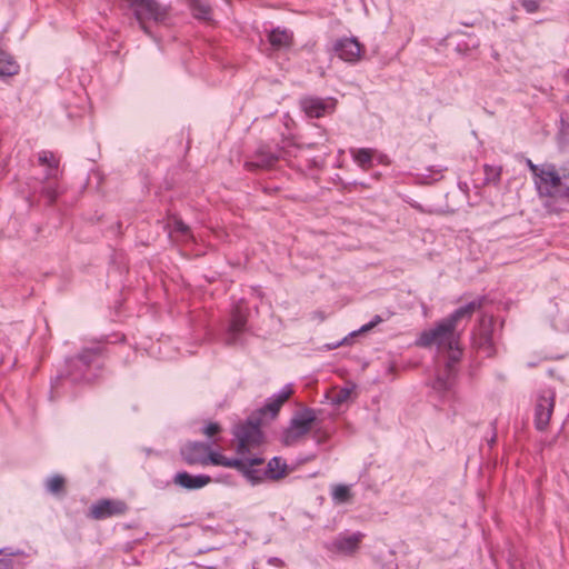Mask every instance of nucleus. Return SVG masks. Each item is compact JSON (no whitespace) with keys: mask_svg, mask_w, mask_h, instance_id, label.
Returning a JSON list of instances; mask_svg holds the SVG:
<instances>
[{"mask_svg":"<svg viewBox=\"0 0 569 569\" xmlns=\"http://www.w3.org/2000/svg\"><path fill=\"white\" fill-rule=\"evenodd\" d=\"M212 482V478L209 475L199 473L192 475L188 471H178L173 478L172 483L187 491H194L204 488Z\"/></svg>","mask_w":569,"mask_h":569,"instance_id":"17","label":"nucleus"},{"mask_svg":"<svg viewBox=\"0 0 569 569\" xmlns=\"http://www.w3.org/2000/svg\"><path fill=\"white\" fill-rule=\"evenodd\" d=\"M382 322V318L379 315H376L368 323L360 327L359 330L353 331L350 333V337H356L360 333H366L370 330H372L376 326Z\"/></svg>","mask_w":569,"mask_h":569,"instance_id":"30","label":"nucleus"},{"mask_svg":"<svg viewBox=\"0 0 569 569\" xmlns=\"http://www.w3.org/2000/svg\"><path fill=\"white\" fill-rule=\"evenodd\" d=\"M19 71L20 66L13 56L0 47V78L16 76Z\"/></svg>","mask_w":569,"mask_h":569,"instance_id":"21","label":"nucleus"},{"mask_svg":"<svg viewBox=\"0 0 569 569\" xmlns=\"http://www.w3.org/2000/svg\"><path fill=\"white\" fill-rule=\"evenodd\" d=\"M260 417L251 416L246 422L236 426L233 435L238 440L237 453L244 456L252 447H258L263 439Z\"/></svg>","mask_w":569,"mask_h":569,"instance_id":"5","label":"nucleus"},{"mask_svg":"<svg viewBox=\"0 0 569 569\" xmlns=\"http://www.w3.org/2000/svg\"><path fill=\"white\" fill-rule=\"evenodd\" d=\"M539 197L569 203V172L560 174L555 164H545V171L536 179Z\"/></svg>","mask_w":569,"mask_h":569,"instance_id":"3","label":"nucleus"},{"mask_svg":"<svg viewBox=\"0 0 569 569\" xmlns=\"http://www.w3.org/2000/svg\"><path fill=\"white\" fill-rule=\"evenodd\" d=\"M58 171H59V164H54V169L52 167H47L44 180L50 181V180L57 179Z\"/></svg>","mask_w":569,"mask_h":569,"instance_id":"39","label":"nucleus"},{"mask_svg":"<svg viewBox=\"0 0 569 569\" xmlns=\"http://www.w3.org/2000/svg\"><path fill=\"white\" fill-rule=\"evenodd\" d=\"M263 463V459L259 457L253 458H227L224 459L223 467L233 468L239 471L252 485L262 481L261 470L254 467Z\"/></svg>","mask_w":569,"mask_h":569,"instance_id":"10","label":"nucleus"},{"mask_svg":"<svg viewBox=\"0 0 569 569\" xmlns=\"http://www.w3.org/2000/svg\"><path fill=\"white\" fill-rule=\"evenodd\" d=\"M282 156V148L278 144L260 143L253 154L244 162L248 171L271 169Z\"/></svg>","mask_w":569,"mask_h":569,"instance_id":"7","label":"nucleus"},{"mask_svg":"<svg viewBox=\"0 0 569 569\" xmlns=\"http://www.w3.org/2000/svg\"><path fill=\"white\" fill-rule=\"evenodd\" d=\"M38 161L41 166L52 167L53 169L54 164H59L58 160L54 158V154L47 150L39 152Z\"/></svg>","mask_w":569,"mask_h":569,"instance_id":"28","label":"nucleus"},{"mask_svg":"<svg viewBox=\"0 0 569 569\" xmlns=\"http://www.w3.org/2000/svg\"><path fill=\"white\" fill-rule=\"evenodd\" d=\"M352 389L349 388H341L338 390L332 398V402L335 405H342L343 402L348 401L351 396Z\"/></svg>","mask_w":569,"mask_h":569,"instance_id":"32","label":"nucleus"},{"mask_svg":"<svg viewBox=\"0 0 569 569\" xmlns=\"http://www.w3.org/2000/svg\"><path fill=\"white\" fill-rule=\"evenodd\" d=\"M509 567H510V569H518L516 563H513V562H511Z\"/></svg>","mask_w":569,"mask_h":569,"instance_id":"42","label":"nucleus"},{"mask_svg":"<svg viewBox=\"0 0 569 569\" xmlns=\"http://www.w3.org/2000/svg\"><path fill=\"white\" fill-rule=\"evenodd\" d=\"M119 3L133 12L140 29L150 38L154 37L147 21L161 22L167 17V9L156 0H119Z\"/></svg>","mask_w":569,"mask_h":569,"instance_id":"4","label":"nucleus"},{"mask_svg":"<svg viewBox=\"0 0 569 569\" xmlns=\"http://www.w3.org/2000/svg\"><path fill=\"white\" fill-rule=\"evenodd\" d=\"M556 392L551 388L541 390L538 393L535 406V427L543 431L549 426L550 418L555 409Z\"/></svg>","mask_w":569,"mask_h":569,"instance_id":"9","label":"nucleus"},{"mask_svg":"<svg viewBox=\"0 0 569 569\" xmlns=\"http://www.w3.org/2000/svg\"><path fill=\"white\" fill-rule=\"evenodd\" d=\"M365 535L360 531L353 533L341 532L331 541L325 543V549L331 555L353 556L360 548Z\"/></svg>","mask_w":569,"mask_h":569,"instance_id":"8","label":"nucleus"},{"mask_svg":"<svg viewBox=\"0 0 569 569\" xmlns=\"http://www.w3.org/2000/svg\"><path fill=\"white\" fill-rule=\"evenodd\" d=\"M41 193L49 201L50 204H53L59 197L57 186L49 181H47L46 184L42 187Z\"/></svg>","mask_w":569,"mask_h":569,"instance_id":"27","label":"nucleus"},{"mask_svg":"<svg viewBox=\"0 0 569 569\" xmlns=\"http://www.w3.org/2000/svg\"><path fill=\"white\" fill-rule=\"evenodd\" d=\"M485 173H486V180L487 181H499L500 180V174H501V169H497L492 166H489V164H485Z\"/></svg>","mask_w":569,"mask_h":569,"instance_id":"34","label":"nucleus"},{"mask_svg":"<svg viewBox=\"0 0 569 569\" xmlns=\"http://www.w3.org/2000/svg\"><path fill=\"white\" fill-rule=\"evenodd\" d=\"M317 420L316 411L311 408L298 410L291 418L288 428L283 431L281 440L286 446H291L307 435Z\"/></svg>","mask_w":569,"mask_h":569,"instance_id":"6","label":"nucleus"},{"mask_svg":"<svg viewBox=\"0 0 569 569\" xmlns=\"http://www.w3.org/2000/svg\"><path fill=\"white\" fill-rule=\"evenodd\" d=\"M526 166L528 167V169L530 170V172L532 173L535 180L536 179H539L540 176L542 174V171H545V164L543 166H538L536 163H533L530 159L526 158Z\"/></svg>","mask_w":569,"mask_h":569,"instance_id":"36","label":"nucleus"},{"mask_svg":"<svg viewBox=\"0 0 569 569\" xmlns=\"http://www.w3.org/2000/svg\"><path fill=\"white\" fill-rule=\"evenodd\" d=\"M267 40L273 50H288L293 44V32L287 28L276 27L268 31Z\"/></svg>","mask_w":569,"mask_h":569,"instance_id":"19","label":"nucleus"},{"mask_svg":"<svg viewBox=\"0 0 569 569\" xmlns=\"http://www.w3.org/2000/svg\"><path fill=\"white\" fill-rule=\"evenodd\" d=\"M332 51L348 63H357L365 51L363 44L356 37H342L332 44Z\"/></svg>","mask_w":569,"mask_h":569,"instance_id":"11","label":"nucleus"},{"mask_svg":"<svg viewBox=\"0 0 569 569\" xmlns=\"http://www.w3.org/2000/svg\"><path fill=\"white\" fill-rule=\"evenodd\" d=\"M23 552L21 550H12L11 548H0V555H4V558H0V569H13V560L10 557L20 556Z\"/></svg>","mask_w":569,"mask_h":569,"instance_id":"25","label":"nucleus"},{"mask_svg":"<svg viewBox=\"0 0 569 569\" xmlns=\"http://www.w3.org/2000/svg\"><path fill=\"white\" fill-rule=\"evenodd\" d=\"M332 499L337 503H346L351 499L350 488L346 485H337L332 490Z\"/></svg>","mask_w":569,"mask_h":569,"instance_id":"24","label":"nucleus"},{"mask_svg":"<svg viewBox=\"0 0 569 569\" xmlns=\"http://www.w3.org/2000/svg\"><path fill=\"white\" fill-rule=\"evenodd\" d=\"M385 569H398V563L395 560L387 562L383 566Z\"/></svg>","mask_w":569,"mask_h":569,"instance_id":"41","label":"nucleus"},{"mask_svg":"<svg viewBox=\"0 0 569 569\" xmlns=\"http://www.w3.org/2000/svg\"><path fill=\"white\" fill-rule=\"evenodd\" d=\"M224 459L226 457L223 455L212 451L211 448L208 450L206 456L207 466L213 465L223 467Z\"/></svg>","mask_w":569,"mask_h":569,"instance_id":"31","label":"nucleus"},{"mask_svg":"<svg viewBox=\"0 0 569 569\" xmlns=\"http://www.w3.org/2000/svg\"><path fill=\"white\" fill-rule=\"evenodd\" d=\"M485 298L475 299L438 321L435 327L423 330L417 339V346L422 348L436 347L439 362L443 368L439 370L431 381V389L442 400H448L453 392L457 376V365L462 357L460 347L461 331L472 318L473 313L483 305Z\"/></svg>","mask_w":569,"mask_h":569,"instance_id":"1","label":"nucleus"},{"mask_svg":"<svg viewBox=\"0 0 569 569\" xmlns=\"http://www.w3.org/2000/svg\"><path fill=\"white\" fill-rule=\"evenodd\" d=\"M221 431V427L218 422H208L203 428H202V433L206 435L207 437L209 438H212L214 437L216 435H218L219 432Z\"/></svg>","mask_w":569,"mask_h":569,"instance_id":"35","label":"nucleus"},{"mask_svg":"<svg viewBox=\"0 0 569 569\" xmlns=\"http://www.w3.org/2000/svg\"><path fill=\"white\" fill-rule=\"evenodd\" d=\"M492 332V322L490 321L488 325H483L479 332L472 336V347L485 358H491L496 353Z\"/></svg>","mask_w":569,"mask_h":569,"instance_id":"16","label":"nucleus"},{"mask_svg":"<svg viewBox=\"0 0 569 569\" xmlns=\"http://www.w3.org/2000/svg\"><path fill=\"white\" fill-rule=\"evenodd\" d=\"M375 160L379 164H383V166H389L391 163L390 158L387 154H385V153H377L376 152Z\"/></svg>","mask_w":569,"mask_h":569,"instance_id":"40","label":"nucleus"},{"mask_svg":"<svg viewBox=\"0 0 569 569\" xmlns=\"http://www.w3.org/2000/svg\"><path fill=\"white\" fill-rule=\"evenodd\" d=\"M545 0H518L519 4L527 13H536L540 10Z\"/></svg>","mask_w":569,"mask_h":569,"instance_id":"29","label":"nucleus"},{"mask_svg":"<svg viewBox=\"0 0 569 569\" xmlns=\"http://www.w3.org/2000/svg\"><path fill=\"white\" fill-rule=\"evenodd\" d=\"M336 103L333 98L306 97L301 99V108L310 118H321L332 113Z\"/></svg>","mask_w":569,"mask_h":569,"instance_id":"14","label":"nucleus"},{"mask_svg":"<svg viewBox=\"0 0 569 569\" xmlns=\"http://www.w3.org/2000/svg\"><path fill=\"white\" fill-rule=\"evenodd\" d=\"M172 227L173 231L179 232L183 237H188L190 234V228L180 218L173 217Z\"/></svg>","mask_w":569,"mask_h":569,"instance_id":"33","label":"nucleus"},{"mask_svg":"<svg viewBox=\"0 0 569 569\" xmlns=\"http://www.w3.org/2000/svg\"><path fill=\"white\" fill-rule=\"evenodd\" d=\"M350 152H351L353 160L358 163V166L361 169L368 170L369 168L372 167L375 156H376V150L370 149V148H359V149H351Z\"/></svg>","mask_w":569,"mask_h":569,"instance_id":"22","label":"nucleus"},{"mask_svg":"<svg viewBox=\"0 0 569 569\" xmlns=\"http://www.w3.org/2000/svg\"><path fill=\"white\" fill-rule=\"evenodd\" d=\"M107 358L108 348L102 341L91 342L73 357L67 358L64 370L51 380V400L58 395L62 381L71 385L94 382L101 376Z\"/></svg>","mask_w":569,"mask_h":569,"instance_id":"2","label":"nucleus"},{"mask_svg":"<svg viewBox=\"0 0 569 569\" xmlns=\"http://www.w3.org/2000/svg\"><path fill=\"white\" fill-rule=\"evenodd\" d=\"M292 392L293 390L290 385L284 386L277 395L270 397L264 406L258 410V417L261 418L269 416L270 419H274L278 416L282 405L290 398Z\"/></svg>","mask_w":569,"mask_h":569,"instance_id":"18","label":"nucleus"},{"mask_svg":"<svg viewBox=\"0 0 569 569\" xmlns=\"http://www.w3.org/2000/svg\"><path fill=\"white\" fill-rule=\"evenodd\" d=\"M560 123V134L563 138L569 139V116L561 117Z\"/></svg>","mask_w":569,"mask_h":569,"instance_id":"37","label":"nucleus"},{"mask_svg":"<svg viewBox=\"0 0 569 569\" xmlns=\"http://www.w3.org/2000/svg\"><path fill=\"white\" fill-rule=\"evenodd\" d=\"M189 8L193 18L197 20L203 22L212 21V8L209 3L202 0H191Z\"/></svg>","mask_w":569,"mask_h":569,"instance_id":"23","label":"nucleus"},{"mask_svg":"<svg viewBox=\"0 0 569 569\" xmlns=\"http://www.w3.org/2000/svg\"><path fill=\"white\" fill-rule=\"evenodd\" d=\"M128 506L122 500L101 499L93 503L90 508V517L97 520L124 515Z\"/></svg>","mask_w":569,"mask_h":569,"instance_id":"13","label":"nucleus"},{"mask_svg":"<svg viewBox=\"0 0 569 569\" xmlns=\"http://www.w3.org/2000/svg\"><path fill=\"white\" fill-rule=\"evenodd\" d=\"M288 472V466L284 460L280 457H273L267 465V468L261 471L262 479L268 478L271 480H279L286 477Z\"/></svg>","mask_w":569,"mask_h":569,"instance_id":"20","label":"nucleus"},{"mask_svg":"<svg viewBox=\"0 0 569 569\" xmlns=\"http://www.w3.org/2000/svg\"><path fill=\"white\" fill-rule=\"evenodd\" d=\"M209 449L210 443L188 441L180 448V455L189 466H207L206 456Z\"/></svg>","mask_w":569,"mask_h":569,"instance_id":"15","label":"nucleus"},{"mask_svg":"<svg viewBox=\"0 0 569 569\" xmlns=\"http://www.w3.org/2000/svg\"><path fill=\"white\" fill-rule=\"evenodd\" d=\"M64 488V479L63 477L56 475L48 479L47 481V490L51 493H59Z\"/></svg>","mask_w":569,"mask_h":569,"instance_id":"26","label":"nucleus"},{"mask_svg":"<svg viewBox=\"0 0 569 569\" xmlns=\"http://www.w3.org/2000/svg\"><path fill=\"white\" fill-rule=\"evenodd\" d=\"M247 330V315L242 308L237 306L232 309L231 318L224 333V343L227 346H237L242 343V333Z\"/></svg>","mask_w":569,"mask_h":569,"instance_id":"12","label":"nucleus"},{"mask_svg":"<svg viewBox=\"0 0 569 569\" xmlns=\"http://www.w3.org/2000/svg\"><path fill=\"white\" fill-rule=\"evenodd\" d=\"M490 428H491L492 435L489 439H487V443L490 448H492L497 442V420H492L490 422Z\"/></svg>","mask_w":569,"mask_h":569,"instance_id":"38","label":"nucleus"}]
</instances>
